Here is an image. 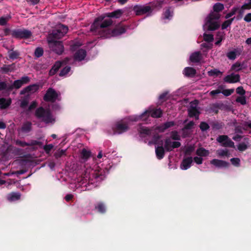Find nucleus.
<instances>
[{"label":"nucleus","instance_id":"8fccbe9b","mask_svg":"<svg viewBox=\"0 0 251 251\" xmlns=\"http://www.w3.org/2000/svg\"><path fill=\"white\" fill-rule=\"evenodd\" d=\"M236 101L242 105H245L247 103L246 99L244 96L238 97L236 99Z\"/></svg>","mask_w":251,"mask_h":251},{"label":"nucleus","instance_id":"2f4dec72","mask_svg":"<svg viewBox=\"0 0 251 251\" xmlns=\"http://www.w3.org/2000/svg\"><path fill=\"white\" fill-rule=\"evenodd\" d=\"M217 154L220 157L226 156L229 157L230 155V153L227 149H221L217 151Z\"/></svg>","mask_w":251,"mask_h":251},{"label":"nucleus","instance_id":"5fc2aeb1","mask_svg":"<svg viewBox=\"0 0 251 251\" xmlns=\"http://www.w3.org/2000/svg\"><path fill=\"white\" fill-rule=\"evenodd\" d=\"M203 38L204 41L207 42H211L214 40L213 36L210 34L204 33Z\"/></svg>","mask_w":251,"mask_h":251},{"label":"nucleus","instance_id":"ddd939ff","mask_svg":"<svg viewBox=\"0 0 251 251\" xmlns=\"http://www.w3.org/2000/svg\"><path fill=\"white\" fill-rule=\"evenodd\" d=\"M240 80V75L239 74H235L234 73L227 75L224 78V81L228 83H236L239 82Z\"/></svg>","mask_w":251,"mask_h":251},{"label":"nucleus","instance_id":"f704fd0d","mask_svg":"<svg viewBox=\"0 0 251 251\" xmlns=\"http://www.w3.org/2000/svg\"><path fill=\"white\" fill-rule=\"evenodd\" d=\"M208 75L210 76H218L221 75L223 74L222 72L217 69H213L207 72Z\"/></svg>","mask_w":251,"mask_h":251},{"label":"nucleus","instance_id":"79ce46f5","mask_svg":"<svg viewBox=\"0 0 251 251\" xmlns=\"http://www.w3.org/2000/svg\"><path fill=\"white\" fill-rule=\"evenodd\" d=\"M139 132L141 134L150 135L151 134V131L148 127H142L140 128Z\"/></svg>","mask_w":251,"mask_h":251},{"label":"nucleus","instance_id":"4c0bfd02","mask_svg":"<svg viewBox=\"0 0 251 251\" xmlns=\"http://www.w3.org/2000/svg\"><path fill=\"white\" fill-rule=\"evenodd\" d=\"M199 127L202 132L207 131L210 128L209 125L205 122H201Z\"/></svg>","mask_w":251,"mask_h":251},{"label":"nucleus","instance_id":"052dcab7","mask_svg":"<svg viewBox=\"0 0 251 251\" xmlns=\"http://www.w3.org/2000/svg\"><path fill=\"white\" fill-rule=\"evenodd\" d=\"M8 85L5 82H0V91L6 90L8 92Z\"/></svg>","mask_w":251,"mask_h":251},{"label":"nucleus","instance_id":"3c124183","mask_svg":"<svg viewBox=\"0 0 251 251\" xmlns=\"http://www.w3.org/2000/svg\"><path fill=\"white\" fill-rule=\"evenodd\" d=\"M220 18V15L218 14L211 13L209 14L207 21H214V20H218Z\"/></svg>","mask_w":251,"mask_h":251},{"label":"nucleus","instance_id":"e433bc0d","mask_svg":"<svg viewBox=\"0 0 251 251\" xmlns=\"http://www.w3.org/2000/svg\"><path fill=\"white\" fill-rule=\"evenodd\" d=\"M164 149L167 151H172V141L170 138H167L165 140Z\"/></svg>","mask_w":251,"mask_h":251},{"label":"nucleus","instance_id":"6ab92c4d","mask_svg":"<svg viewBox=\"0 0 251 251\" xmlns=\"http://www.w3.org/2000/svg\"><path fill=\"white\" fill-rule=\"evenodd\" d=\"M201 53L200 51L192 53L190 56V60L193 63H199L202 59Z\"/></svg>","mask_w":251,"mask_h":251},{"label":"nucleus","instance_id":"20e7f679","mask_svg":"<svg viewBox=\"0 0 251 251\" xmlns=\"http://www.w3.org/2000/svg\"><path fill=\"white\" fill-rule=\"evenodd\" d=\"M163 111L160 108H155L152 109H149L145 111L141 114L134 121H136L139 119H143L146 120L150 116L154 118H158L162 117Z\"/></svg>","mask_w":251,"mask_h":251},{"label":"nucleus","instance_id":"9d476101","mask_svg":"<svg viewBox=\"0 0 251 251\" xmlns=\"http://www.w3.org/2000/svg\"><path fill=\"white\" fill-rule=\"evenodd\" d=\"M58 97L57 92L52 88H49L43 97V100L47 102H54Z\"/></svg>","mask_w":251,"mask_h":251},{"label":"nucleus","instance_id":"4be33fe9","mask_svg":"<svg viewBox=\"0 0 251 251\" xmlns=\"http://www.w3.org/2000/svg\"><path fill=\"white\" fill-rule=\"evenodd\" d=\"M196 70L194 68L190 67L185 68L183 71L184 75L189 77H194L196 75Z\"/></svg>","mask_w":251,"mask_h":251},{"label":"nucleus","instance_id":"72a5a7b5","mask_svg":"<svg viewBox=\"0 0 251 251\" xmlns=\"http://www.w3.org/2000/svg\"><path fill=\"white\" fill-rule=\"evenodd\" d=\"M91 155V152L85 149H83L81 152V157L82 159L87 160Z\"/></svg>","mask_w":251,"mask_h":251},{"label":"nucleus","instance_id":"e2e57ef3","mask_svg":"<svg viewBox=\"0 0 251 251\" xmlns=\"http://www.w3.org/2000/svg\"><path fill=\"white\" fill-rule=\"evenodd\" d=\"M234 90L233 89H225L224 90L222 93L225 96H229L231 95L233 92Z\"/></svg>","mask_w":251,"mask_h":251},{"label":"nucleus","instance_id":"2eb2a0df","mask_svg":"<svg viewBox=\"0 0 251 251\" xmlns=\"http://www.w3.org/2000/svg\"><path fill=\"white\" fill-rule=\"evenodd\" d=\"M39 88V85L37 84H34L28 85L23 89L21 92V95H25L27 93H34L38 90Z\"/></svg>","mask_w":251,"mask_h":251},{"label":"nucleus","instance_id":"c756f323","mask_svg":"<svg viewBox=\"0 0 251 251\" xmlns=\"http://www.w3.org/2000/svg\"><path fill=\"white\" fill-rule=\"evenodd\" d=\"M32 128V124L30 122L27 121L24 123L22 127L21 130L24 133H28L31 131Z\"/></svg>","mask_w":251,"mask_h":251},{"label":"nucleus","instance_id":"cd10ccee","mask_svg":"<svg viewBox=\"0 0 251 251\" xmlns=\"http://www.w3.org/2000/svg\"><path fill=\"white\" fill-rule=\"evenodd\" d=\"M196 154L201 157H206L209 155L210 152L208 150L204 148H199L196 151Z\"/></svg>","mask_w":251,"mask_h":251},{"label":"nucleus","instance_id":"a211bd4d","mask_svg":"<svg viewBox=\"0 0 251 251\" xmlns=\"http://www.w3.org/2000/svg\"><path fill=\"white\" fill-rule=\"evenodd\" d=\"M188 112L190 117H195L196 119H199L200 112L196 106L191 105L188 109Z\"/></svg>","mask_w":251,"mask_h":251},{"label":"nucleus","instance_id":"09e8293b","mask_svg":"<svg viewBox=\"0 0 251 251\" xmlns=\"http://www.w3.org/2000/svg\"><path fill=\"white\" fill-rule=\"evenodd\" d=\"M52 36L53 38L55 40V39H60L63 37V34L60 33L59 31L57 29L55 30H53L52 32Z\"/></svg>","mask_w":251,"mask_h":251},{"label":"nucleus","instance_id":"9b49d317","mask_svg":"<svg viewBox=\"0 0 251 251\" xmlns=\"http://www.w3.org/2000/svg\"><path fill=\"white\" fill-rule=\"evenodd\" d=\"M133 10L137 16L142 15L147 13H151L152 12V9L149 5H135L133 8Z\"/></svg>","mask_w":251,"mask_h":251},{"label":"nucleus","instance_id":"6e6552de","mask_svg":"<svg viewBox=\"0 0 251 251\" xmlns=\"http://www.w3.org/2000/svg\"><path fill=\"white\" fill-rule=\"evenodd\" d=\"M216 141L221 144L222 147L225 148L235 147L234 143L228 137L227 135H219L216 139Z\"/></svg>","mask_w":251,"mask_h":251},{"label":"nucleus","instance_id":"338daca9","mask_svg":"<svg viewBox=\"0 0 251 251\" xmlns=\"http://www.w3.org/2000/svg\"><path fill=\"white\" fill-rule=\"evenodd\" d=\"M19 80H21L23 85H24L28 83L30 81V78L28 76H25L22 77Z\"/></svg>","mask_w":251,"mask_h":251},{"label":"nucleus","instance_id":"37998d69","mask_svg":"<svg viewBox=\"0 0 251 251\" xmlns=\"http://www.w3.org/2000/svg\"><path fill=\"white\" fill-rule=\"evenodd\" d=\"M8 53L9 58L13 60L18 58L20 55L19 52L17 50L9 51Z\"/></svg>","mask_w":251,"mask_h":251},{"label":"nucleus","instance_id":"7ed1b4c3","mask_svg":"<svg viewBox=\"0 0 251 251\" xmlns=\"http://www.w3.org/2000/svg\"><path fill=\"white\" fill-rule=\"evenodd\" d=\"M35 116L38 120L46 125L53 124L55 122V117L49 108H45L40 106L37 108L35 112Z\"/></svg>","mask_w":251,"mask_h":251},{"label":"nucleus","instance_id":"58836bf2","mask_svg":"<svg viewBox=\"0 0 251 251\" xmlns=\"http://www.w3.org/2000/svg\"><path fill=\"white\" fill-rule=\"evenodd\" d=\"M44 53L43 49L41 47H37L34 51V55L36 57L39 58L42 56Z\"/></svg>","mask_w":251,"mask_h":251},{"label":"nucleus","instance_id":"de8ad7c7","mask_svg":"<svg viewBox=\"0 0 251 251\" xmlns=\"http://www.w3.org/2000/svg\"><path fill=\"white\" fill-rule=\"evenodd\" d=\"M195 125V123L193 121H190L189 123L185 125L184 127L182 129V131L184 134L186 130L191 129L193 128Z\"/></svg>","mask_w":251,"mask_h":251},{"label":"nucleus","instance_id":"f03ea898","mask_svg":"<svg viewBox=\"0 0 251 251\" xmlns=\"http://www.w3.org/2000/svg\"><path fill=\"white\" fill-rule=\"evenodd\" d=\"M82 176L83 180L87 182V184L85 185L86 187H88L90 185H92V187L87 189L88 190H91L93 187H97V185L96 183L101 181L105 178L103 171H96L91 169L90 168H86Z\"/></svg>","mask_w":251,"mask_h":251},{"label":"nucleus","instance_id":"b1692460","mask_svg":"<svg viewBox=\"0 0 251 251\" xmlns=\"http://www.w3.org/2000/svg\"><path fill=\"white\" fill-rule=\"evenodd\" d=\"M210 124L211 126L212 129L214 130L221 129L225 126V124L223 122L218 121L211 122Z\"/></svg>","mask_w":251,"mask_h":251},{"label":"nucleus","instance_id":"7c9ffc66","mask_svg":"<svg viewBox=\"0 0 251 251\" xmlns=\"http://www.w3.org/2000/svg\"><path fill=\"white\" fill-rule=\"evenodd\" d=\"M175 125V123L174 121L167 122L164 123L163 124L161 125L159 127V129L161 131L164 132L167 129L172 126H173Z\"/></svg>","mask_w":251,"mask_h":251},{"label":"nucleus","instance_id":"a19ab883","mask_svg":"<svg viewBox=\"0 0 251 251\" xmlns=\"http://www.w3.org/2000/svg\"><path fill=\"white\" fill-rule=\"evenodd\" d=\"M14 65V64L12 65H4L1 68V70L4 73H8V72H11L12 71V66Z\"/></svg>","mask_w":251,"mask_h":251},{"label":"nucleus","instance_id":"c85d7f7f","mask_svg":"<svg viewBox=\"0 0 251 251\" xmlns=\"http://www.w3.org/2000/svg\"><path fill=\"white\" fill-rule=\"evenodd\" d=\"M223 105V104L221 103H213L210 106V110L215 114H218L219 110L222 109Z\"/></svg>","mask_w":251,"mask_h":251},{"label":"nucleus","instance_id":"774afa93","mask_svg":"<svg viewBox=\"0 0 251 251\" xmlns=\"http://www.w3.org/2000/svg\"><path fill=\"white\" fill-rule=\"evenodd\" d=\"M161 136L159 135L158 134H154L152 140L153 141V144L156 145L158 143V141L160 139Z\"/></svg>","mask_w":251,"mask_h":251},{"label":"nucleus","instance_id":"49530a36","mask_svg":"<svg viewBox=\"0 0 251 251\" xmlns=\"http://www.w3.org/2000/svg\"><path fill=\"white\" fill-rule=\"evenodd\" d=\"M57 30L59 31L60 33L62 34L63 36H64V35L67 33L68 27L66 25H61Z\"/></svg>","mask_w":251,"mask_h":251},{"label":"nucleus","instance_id":"f257e3e1","mask_svg":"<svg viewBox=\"0 0 251 251\" xmlns=\"http://www.w3.org/2000/svg\"><path fill=\"white\" fill-rule=\"evenodd\" d=\"M106 17L104 14L99 16L95 19L91 26L90 30L102 38H105L104 34L107 33V31H110V29L107 28L113 23V21L110 19H104Z\"/></svg>","mask_w":251,"mask_h":251},{"label":"nucleus","instance_id":"69168bd1","mask_svg":"<svg viewBox=\"0 0 251 251\" xmlns=\"http://www.w3.org/2000/svg\"><path fill=\"white\" fill-rule=\"evenodd\" d=\"M66 150H61L58 152H55L54 156L56 158H58L62 156L63 155L65 154Z\"/></svg>","mask_w":251,"mask_h":251},{"label":"nucleus","instance_id":"f3484780","mask_svg":"<svg viewBox=\"0 0 251 251\" xmlns=\"http://www.w3.org/2000/svg\"><path fill=\"white\" fill-rule=\"evenodd\" d=\"M159 144L161 146L155 147V151L157 158L159 160H161L164 157L165 150L162 146L163 141L162 140Z\"/></svg>","mask_w":251,"mask_h":251},{"label":"nucleus","instance_id":"393cba45","mask_svg":"<svg viewBox=\"0 0 251 251\" xmlns=\"http://www.w3.org/2000/svg\"><path fill=\"white\" fill-rule=\"evenodd\" d=\"M11 100L9 99L6 100L5 98H0V109H4L8 107L11 103Z\"/></svg>","mask_w":251,"mask_h":251},{"label":"nucleus","instance_id":"a878e982","mask_svg":"<svg viewBox=\"0 0 251 251\" xmlns=\"http://www.w3.org/2000/svg\"><path fill=\"white\" fill-rule=\"evenodd\" d=\"M23 83L19 79L15 80L12 85H8V92H11L14 88L18 89L22 87Z\"/></svg>","mask_w":251,"mask_h":251},{"label":"nucleus","instance_id":"5701e85b","mask_svg":"<svg viewBox=\"0 0 251 251\" xmlns=\"http://www.w3.org/2000/svg\"><path fill=\"white\" fill-rule=\"evenodd\" d=\"M95 209L100 213L104 214L106 211L105 204L102 201L98 202L95 205Z\"/></svg>","mask_w":251,"mask_h":251},{"label":"nucleus","instance_id":"412c9836","mask_svg":"<svg viewBox=\"0 0 251 251\" xmlns=\"http://www.w3.org/2000/svg\"><path fill=\"white\" fill-rule=\"evenodd\" d=\"M124 13V11L122 9H117L112 12L104 14L107 18H120Z\"/></svg>","mask_w":251,"mask_h":251},{"label":"nucleus","instance_id":"bf43d9fd","mask_svg":"<svg viewBox=\"0 0 251 251\" xmlns=\"http://www.w3.org/2000/svg\"><path fill=\"white\" fill-rule=\"evenodd\" d=\"M35 145H38L39 147H41L42 146V143L40 141L33 140H31L30 143H28L27 146H33Z\"/></svg>","mask_w":251,"mask_h":251},{"label":"nucleus","instance_id":"bb28decb","mask_svg":"<svg viewBox=\"0 0 251 251\" xmlns=\"http://www.w3.org/2000/svg\"><path fill=\"white\" fill-rule=\"evenodd\" d=\"M208 25V30L210 31H213L217 29L220 27V25L218 22L216 21H207Z\"/></svg>","mask_w":251,"mask_h":251},{"label":"nucleus","instance_id":"f8f14e48","mask_svg":"<svg viewBox=\"0 0 251 251\" xmlns=\"http://www.w3.org/2000/svg\"><path fill=\"white\" fill-rule=\"evenodd\" d=\"M210 164L218 168H228L230 165L228 162L218 159H213L210 161Z\"/></svg>","mask_w":251,"mask_h":251},{"label":"nucleus","instance_id":"ea45409f","mask_svg":"<svg viewBox=\"0 0 251 251\" xmlns=\"http://www.w3.org/2000/svg\"><path fill=\"white\" fill-rule=\"evenodd\" d=\"M234 19V18H232L229 20L225 21L222 24V29H226L228 26H230V25L232 24L233 21Z\"/></svg>","mask_w":251,"mask_h":251},{"label":"nucleus","instance_id":"c03bdc74","mask_svg":"<svg viewBox=\"0 0 251 251\" xmlns=\"http://www.w3.org/2000/svg\"><path fill=\"white\" fill-rule=\"evenodd\" d=\"M71 70V67L68 66H66L63 68L60 71L59 75L60 76H63L66 75Z\"/></svg>","mask_w":251,"mask_h":251},{"label":"nucleus","instance_id":"1a4fd4ad","mask_svg":"<svg viewBox=\"0 0 251 251\" xmlns=\"http://www.w3.org/2000/svg\"><path fill=\"white\" fill-rule=\"evenodd\" d=\"M105 33V38L120 35L126 32V29L124 26H116L114 29L107 31Z\"/></svg>","mask_w":251,"mask_h":251},{"label":"nucleus","instance_id":"6e6d98bb","mask_svg":"<svg viewBox=\"0 0 251 251\" xmlns=\"http://www.w3.org/2000/svg\"><path fill=\"white\" fill-rule=\"evenodd\" d=\"M171 138L174 140H180V137L178 134V133L176 131L174 130L171 132Z\"/></svg>","mask_w":251,"mask_h":251},{"label":"nucleus","instance_id":"864d4df0","mask_svg":"<svg viewBox=\"0 0 251 251\" xmlns=\"http://www.w3.org/2000/svg\"><path fill=\"white\" fill-rule=\"evenodd\" d=\"M230 160L234 166L239 167L240 165V159L239 158H232Z\"/></svg>","mask_w":251,"mask_h":251},{"label":"nucleus","instance_id":"c9c22d12","mask_svg":"<svg viewBox=\"0 0 251 251\" xmlns=\"http://www.w3.org/2000/svg\"><path fill=\"white\" fill-rule=\"evenodd\" d=\"M224 9V5L223 3L217 2L215 3L213 6V11L215 12L218 13L223 11Z\"/></svg>","mask_w":251,"mask_h":251},{"label":"nucleus","instance_id":"dca6fc26","mask_svg":"<svg viewBox=\"0 0 251 251\" xmlns=\"http://www.w3.org/2000/svg\"><path fill=\"white\" fill-rule=\"evenodd\" d=\"M193 162V158L192 157H187L182 160L180 168L182 170H186L190 168Z\"/></svg>","mask_w":251,"mask_h":251},{"label":"nucleus","instance_id":"473e14b6","mask_svg":"<svg viewBox=\"0 0 251 251\" xmlns=\"http://www.w3.org/2000/svg\"><path fill=\"white\" fill-rule=\"evenodd\" d=\"M21 195L19 193H11L8 197L9 201H13L19 200L20 199Z\"/></svg>","mask_w":251,"mask_h":251},{"label":"nucleus","instance_id":"423d86ee","mask_svg":"<svg viewBox=\"0 0 251 251\" xmlns=\"http://www.w3.org/2000/svg\"><path fill=\"white\" fill-rule=\"evenodd\" d=\"M11 36L16 39H28L32 36V32L26 29L18 28L12 30Z\"/></svg>","mask_w":251,"mask_h":251},{"label":"nucleus","instance_id":"4468645a","mask_svg":"<svg viewBox=\"0 0 251 251\" xmlns=\"http://www.w3.org/2000/svg\"><path fill=\"white\" fill-rule=\"evenodd\" d=\"M87 55L86 51L82 49L76 50L74 55V60L78 61H81L85 59Z\"/></svg>","mask_w":251,"mask_h":251},{"label":"nucleus","instance_id":"0eeeda50","mask_svg":"<svg viewBox=\"0 0 251 251\" xmlns=\"http://www.w3.org/2000/svg\"><path fill=\"white\" fill-rule=\"evenodd\" d=\"M112 129L114 134H119L127 131L129 129V126L127 123L121 121L115 123Z\"/></svg>","mask_w":251,"mask_h":251},{"label":"nucleus","instance_id":"0e129e2a","mask_svg":"<svg viewBox=\"0 0 251 251\" xmlns=\"http://www.w3.org/2000/svg\"><path fill=\"white\" fill-rule=\"evenodd\" d=\"M236 91L237 94L241 96H244L246 93V91L242 86H239L237 87L236 88Z\"/></svg>","mask_w":251,"mask_h":251},{"label":"nucleus","instance_id":"39448f33","mask_svg":"<svg viewBox=\"0 0 251 251\" xmlns=\"http://www.w3.org/2000/svg\"><path fill=\"white\" fill-rule=\"evenodd\" d=\"M48 44L50 50L55 53L60 55L63 52L64 49L62 42L50 39L48 40Z\"/></svg>","mask_w":251,"mask_h":251},{"label":"nucleus","instance_id":"4d7b16f0","mask_svg":"<svg viewBox=\"0 0 251 251\" xmlns=\"http://www.w3.org/2000/svg\"><path fill=\"white\" fill-rule=\"evenodd\" d=\"M238 8L237 7H233L231 10L225 16L226 19H228L230 17H232L233 15H234L237 11L238 10Z\"/></svg>","mask_w":251,"mask_h":251},{"label":"nucleus","instance_id":"a18cd8bd","mask_svg":"<svg viewBox=\"0 0 251 251\" xmlns=\"http://www.w3.org/2000/svg\"><path fill=\"white\" fill-rule=\"evenodd\" d=\"M194 150L195 147L194 146H189L186 148L184 151V154L185 155H191L192 153L194 151Z\"/></svg>","mask_w":251,"mask_h":251},{"label":"nucleus","instance_id":"603ef678","mask_svg":"<svg viewBox=\"0 0 251 251\" xmlns=\"http://www.w3.org/2000/svg\"><path fill=\"white\" fill-rule=\"evenodd\" d=\"M226 56L230 60H235L237 55H236L235 51L233 50L228 52L226 53Z\"/></svg>","mask_w":251,"mask_h":251},{"label":"nucleus","instance_id":"680f3d73","mask_svg":"<svg viewBox=\"0 0 251 251\" xmlns=\"http://www.w3.org/2000/svg\"><path fill=\"white\" fill-rule=\"evenodd\" d=\"M237 148L239 151H243L247 149L248 146L245 143H242L238 145Z\"/></svg>","mask_w":251,"mask_h":251},{"label":"nucleus","instance_id":"13d9d810","mask_svg":"<svg viewBox=\"0 0 251 251\" xmlns=\"http://www.w3.org/2000/svg\"><path fill=\"white\" fill-rule=\"evenodd\" d=\"M53 145L52 144L46 145L44 146L43 149L46 153L49 154L51 150L53 148Z\"/></svg>","mask_w":251,"mask_h":251},{"label":"nucleus","instance_id":"aec40b11","mask_svg":"<svg viewBox=\"0 0 251 251\" xmlns=\"http://www.w3.org/2000/svg\"><path fill=\"white\" fill-rule=\"evenodd\" d=\"M62 66V63L60 61H56L49 71V75L52 76L54 75Z\"/></svg>","mask_w":251,"mask_h":251}]
</instances>
